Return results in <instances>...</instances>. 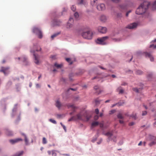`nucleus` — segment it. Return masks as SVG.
Segmentation results:
<instances>
[{
    "instance_id": "nucleus-30",
    "label": "nucleus",
    "mask_w": 156,
    "mask_h": 156,
    "mask_svg": "<svg viewBox=\"0 0 156 156\" xmlns=\"http://www.w3.org/2000/svg\"><path fill=\"white\" fill-rule=\"evenodd\" d=\"M71 9L73 12L75 11L76 9V6L74 5H72L71 7Z\"/></svg>"
},
{
    "instance_id": "nucleus-57",
    "label": "nucleus",
    "mask_w": 156,
    "mask_h": 156,
    "mask_svg": "<svg viewBox=\"0 0 156 156\" xmlns=\"http://www.w3.org/2000/svg\"><path fill=\"white\" fill-rule=\"evenodd\" d=\"M62 127H63V128L64 129L65 131H66V127L64 125H62Z\"/></svg>"
},
{
    "instance_id": "nucleus-44",
    "label": "nucleus",
    "mask_w": 156,
    "mask_h": 156,
    "mask_svg": "<svg viewBox=\"0 0 156 156\" xmlns=\"http://www.w3.org/2000/svg\"><path fill=\"white\" fill-rule=\"evenodd\" d=\"M95 112L97 114H98L99 113V110L98 108H97L95 110Z\"/></svg>"
},
{
    "instance_id": "nucleus-48",
    "label": "nucleus",
    "mask_w": 156,
    "mask_h": 156,
    "mask_svg": "<svg viewBox=\"0 0 156 156\" xmlns=\"http://www.w3.org/2000/svg\"><path fill=\"white\" fill-rule=\"evenodd\" d=\"M134 124V123L133 122H132L129 124V126H132Z\"/></svg>"
},
{
    "instance_id": "nucleus-19",
    "label": "nucleus",
    "mask_w": 156,
    "mask_h": 156,
    "mask_svg": "<svg viewBox=\"0 0 156 156\" xmlns=\"http://www.w3.org/2000/svg\"><path fill=\"white\" fill-rule=\"evenodd\" d=\"M145 54L146 56V57H148L149 58H150V60L151 61H154V58L150 53H146Z\"/></svg>"
},
{
    "instance_id": "nucleus-47",
    "label": "nucleus",
    "mask_w": 156,
    "mask_h": 156,
    "mask_svg": "<svg viewBox=\"0 0 156 156\" xmlns=\"http://www.w3.org/2000/svg\"><path fill=\"white\" fill-rule=\"evenodd\" d=\"M61 80L63 82H65L66 81V79L64 78H62L61 79Z\"/></svg>"
},
{
    "instance_id": "nucleus-15",
    "label": "nucleus",
    "mask_w": 156,
    "mask_h": 156,
    "mask_svg": "<svg viewBox=\"0 0 156 156\" xmlns=\"http://www.w3.org/2000/svg\"><path fill=\"white\" fill-rule=\"evenodd\" d=\"M100 20L103 22H105L107 20V17L105 15H101L100 17Z\"/></svg>"
},
{
    "instance_id": "nucleus-29",
    "label": "nucleus",
    "mask_w": 156,
    "mask_h": 156,
    "mask_svg": "<svg viewBox=\"0 0 156 156\" xmlns=\"http://www.w3.org/2000/svg\"><path fill=\"white\" fill-rule=\"evenodd\" d=\"M67 62H69L70 64H72V62L71 61V59L69 58H67L66 59Z\"/></svg>"
},
{
    "instance_id": "nucleus-8",
    "label": "nucleus",
    "mask_w": 156,
    "mask_h": 156,
    "mask_svg": "<svg viewBox=\"0 0 156 156\" xmlns=\"http://www.w3.org/2000/svg\"><path fill=\"white\" fill-rule=\"evenodd\" d=\"M97 9L100 11L105 10V5L104 4H100L97 6Z\"/></svg>"
},
{
    "instance_id": "nucleus-2",
    "label": "nucleus",
    "mask_w": 156,
    "mask_h": 156,
    "mask_svg": "<svg viewBox=\"0 0 156 156\" xmlns=\"http://www.w3.org/2000/svg\"><path fill=\"white\" fill-rule=\"evenodd\" d=\"M150 3L147 1H145L141 4L136 10V13L137 14H142L144 13L150 5Z\"/></svg>"
},
{
    "instance_id": "nucleus-42",
    "label": "nucleus",
    "mask_w": 156,
    "mask_h": 156,
    "mask_svg": "<svg viewBox=\"0 0 156 156\" xmlns=\"http://www.w3.org/2000/svg\"><path fill=\"white\" fill-rule=\"evenodd\" d=\"M99 118V116L98 115H96L94 116V119L95 120H98Z\"/></svg>"
},
{
    "instance_id": "nucleus-23",
    "label": "nucleus",
    "mask_w": 156,
    "mask_h": 156,
    "mask_svg": "<svg viewBox=\"0 0 156 156\" xmlns=\"http://www.w3.org/2000/svg\"><path fill=\"white\" fill-rule=\"evenodd\" d=\"M61 23L60 21L58 20H55L54 22V26H59Z\"/></svg>"
},
{
    "instance_id": "nucleus-38",
    "label": "nucleus",
    "mask_w": 156,
    "mask_h": 156,
    "mask_svg": "<svg viewBox=\"0 0 156 156\" xmlns=\"http://www.w3.org/2000/svg\"><path fill=\"white\" fill-rule=\"evenodd\" d=\"M52 156H56V154L55 152V151L54 150H52Z\"/></svg>"
},
{
    "instance_id": "nucleus-5",
    "label": "nucleus",
    "mask_w": 156,
    "mask_h": 156,
    "mask_svg": "<svg viewBox=\"0 0 156 156\" xmlns=\"http://www.w3.org/2000/svg\"><path fill=\"white\" fill-rule=\"evenodd\" d=\"M33 32L36 34L38 36L39 38H41L42 37V34L41 31L37 27H34L33 29Z\"/></svg>"
},
{
    "instance_id": "nucleus-7",
    "label": "nucleus",
    "mask_w": 156,
    "mask_h": 156,
    "mask_svg": "<svg viewBox=\"0 0 156 156\" xmlns=\"http://www.w3.org/2000/svg\"><path fill=\"white\" fill-rule=\"evenodd\" d=\"M98 30L99 32L102 34H105L107 31V29L106 27L102 26L99 27Z\"/></svg>"
},
{
    "instance_id": "nucleus-40",
    "label": "nucleus",
    "mask_w": 156,
    "mask_h": 156,
    "mask_svg": "<svg viewBox=\"0 0 156 156\" xmlns=\"http://www.w3.org/2000/svg\"><path fill=\"white\" fill-rule=\"evenodd\" d=\"M116 136H114L112 137V140H113L114 142H116Z\"/></svg>"
},
{
    "instance_id": "nucleus-22",
    "label": "nucleus",
    "mask_w": 156,
    "mask_h": 156,
    "mask_svg": "<svg viewBox=\"0 0 156 156\" xmlns=\"http://www.w3.org/2000/svg\"><path fill=\"white\" fill-rule=\"evenodd\" d=\"M86 2L84 0H78V4H85Z\"/></svg>"
},
{
    "instance_id": "nucleus-61",
    "label": "nucleus",
    "mask_w": 156,
    "mask_h": 156,
    "mask_svg": "<svg viewBox=\"0 0 156 156\" xmlns=\"http://www.w3.org/2000/svg\"><path fill=\"white\" fill-rule=\"evenodd\" d=\"M62 155H63L67 156H69V154H62Z\"/></svg>"
},
{
    "instance_id": "nucleus-55",
    "label": "nucleus",
    "mask_w": 156,
    "mask_h": 156,
    "mask_svg": "<svg viewBox=\"0 0 156 156\" xmlns=\"http://www.w3.org/2000/svg\"><path fill=\"white\" fill-rule=\"evenodd\" d=\"M98 67H100V68H101V69H102L105 70L106 69L105 68H104V67H102V66H98Z\"/></svg>"
},
{
    "instance_id": "nucleus-31",
    "label": "nucleus",
    "mask_w": 156,
    "mask_h": 156,
    "mask_svg": "<svg viewBox=\"0 0 156 156\" xmlns=\"http://www.w3.org/2000/svg\"><path fill=\"white\" fill-rule=\"evenodd\" d=\"M49 121L53 124H56L57 123L56 122L55 120L52 119H50Z\"/></svg>"
},
{
    "instance_id": "nucleus-53",
    "label": "nucleus",
    "mask_w": 156,
    "mask_h": 156,
    "mask_svg": "<svg viewBox=\"0 0 156 156\" xmlns=\"http://www.w3.org/2000/svg\"><path fill=\"white\" fill-rule=\"evenodd\" d=\"M48 153L49 155H51V154H52V151H48Z\"/></svg>"
},
{
    "instance_id": "nucleus-1",
    "label": "nucleus",
    "mask_w": 156,
    "mask_h": 156,
    "mask_svg": "<svg viewBox=\"0 0 156 156\" xmlns=\"http://www.w3.org/2000/svg\"><path fill=\"white\" fill-rule=\"evenodd\" d=\"M75 117L77 120L88 121L91 118V116L87 112L81 111L75 115Z\"/></svg>"
},
{
    "instance_id": "nucleus-59",
    "label": "nucleus",
    "mask_w": 156,
    "mask_h": 156,
    "mask_svg": "<svg viewBox=\"0 0 156 156\" xmlns=\"http://www.w3.org/2000/svg\"><path fill=\"white\" fill-rule=\"evenodd\" d=\"M103 115V113L102 112L101 113L99 116L101 117Z\"/></svg>"
},
{
    "instance_id": "nucleus-6",
    "label": "nucleus",
    "mask_w": 156,
    "mask_h": 156,
    "mask_svg": "<svg viewBox=\"0 0 156 156\" xmlns=\"http://www.w3.org/2000/svg\"><path fill=\"white\" fill-rule=\"evenodd\" d=\"M31 52L33 53V55L34 57V62L37 65H39L40 64V62L39 61V56L38 55H36L34 54L35 51L34 50L30 51Z\"/></svg>"
},
{
    "instance_id": "nucleus-51",
    "label": "nucleus",
    "mask_w": 156,
    "mask_h": 156,
    "mask_svg": "<svg viewBox=\"0 0 156 156\" xmlns=\"http://www.w3.org/2000/svg\"><path fill=\"white\" fill-rule=\"evenodd\" d=\"M61 117V115L57 114V117L58 118H60Z\"/></svg>"
},
{
    "instance_id": "nucleus-9",
    "label": "nucleus",
    "mask_w": 156,
    "mask_h": 156,
    "mask_svg": "<svg viewBox=\"0 0 156 156\" xmlns=\"http://www.w3.org/2000/svg\"><path fill=\"white\" fill-rule=\"evenodd\" d=\"M73 22V19L72 18H70L67 23V28H70L72 27L73 25L72 23Z\"/></svg>"
},
{
    "instance_id": "nucleus-27",
    "label": "nucleus",
    "mask_w": 156,
    "mask_h": 156,
    "mask_svg": "<svg viewBox=\"0 0 156 156\" xmlns=\"http://www.w3.org/2000/svg\"><path fill=\"white\" fill-rule=\"evenodd\" d=\"M54 66L57 68H60L62 66L61 64H58L57 63H55Z\"/></svg>"
},
{
    "instance_id": "nucleus-4",
    "label": "nucleus",
    "mask_w": 156,
    "mask_h": 156,
    "mask_svg": "<svg viewBox=\"0 0 156 156\" xmlns=\"http://www.w3.org/2000/svg\"><path fill=\"white\" fill-rule=\"evenodd\" d=\"M93 34L90 31L83 32L82 34V36L84 38L90 39L92 38Z\"/></svg>"
},
{
    "instance_id": "nucleus-33",
    "label": "nucleus",
    "mask_w": 156,
    "mask_h": 156,
    "mask_svg": "<svg viewBox=\"0 0 156 156\" xmlns=\"http://www.w3.org/2000/svg\"><path fill=\"white\" fill-rule=\"evenodd\" d=\"M120 7L121 9H126L127 6L124 5H120Z\"/></svg>"
},
{
    "instance_id": "nucleus-37",
    "label": "nucleus",
    "mask_w": 156,
    "mask_h": 156,
    "mask_svg": "<svg viewBox=\"0 0 156 156\" xmlns=\"http://www.w3.org/2000/svg\"><path fill=\"white\" fill-rule=\"evenodd\" d=\"M136 73L137 74L140 75L142 74V72L141 70H138L136 71Z\"/></svg>"
},
{
    "instance_id": "nucleus-39",
    "label": "nucleus",
    "mask_w": 156,
    "mask_h": 156,
    "mask_svg": "<svg viewBox=\"0 0 156 156\" xmlns=\"http://www.w3.org/2000/svg\"><path fill=\"white\" fill-rule=\"evenodd\" d=\"M150 48H154L156 49V44L155 45L151 44L150 46Z\"/></svg>"
},
{
    "instance_id": "nucleus-28",
    "label": "nucleus",
    "mask_w": 156,
    "mask_h": 156,
    "mask_svg": "<svg viewBox=\"0 0 156 156\" xmlns=\"http://www.w3.org/2000/svg\"><path fill=\"white\" fill-rule=\"evenodd\" d=\"M152 9L153 10L156 9V1L153 4Z\"/></svg>"
},
{
    "instance_id": "nucleus-58",
    "label": "nucleus",
    "mask_w": 156,
    "mask_h": 156,
    "mask_svg": "<svg viewBox=\"0 0 156 156\" xmlns=\"http://www.w3.org/2000/svg\"><path fill=\"white\" fill-rule=\"evenodd\" d=\"M142 144V141H140V143L138 144V146H140Z\"/></svg>"
},
{
    "instance_id": "nucleus-62",
    "label": "nucleus",
    "mask_w": 156,
    "mask_h": 156,
    "mask_svg": "<svg viewBox=\"0 0 156 156\" xmlns=\"http://www.w3.org/2000/svg\"><path fill=\"white\" fill-rule=\"evenodd\" d=\"M112 76L113 77V78H115L116 77V76L115 75H112Z\"/></svg>"
},
{
    "instance_id": "nucleus-41",
    "label": "nucleus",
    "mask_w": 156,
    "mask_h": 156,
    "mask_svg": "<svg viewBox=\"0 0 156 156\" xmlns=\"http://www.w3.org/2000/svg\"><path fill=\"white\" fill-rule=\"evenodd\" d=\"M116 112V110H112L109 112V114H112L115 112Z\"/></svg>"
},
{
    "instance_id": "nucleus-43",
    "label": "nucleus",
    "mask_w": 156,
    "mask_h": 156,
    "mask_svg": "<svg viewBox=\"0 0 156 156\" xmlns=\"http://www.w3.org/2000/svg\"><path fill=\"white\" fill-rule=\"evenodd\" d=\"M41 49V48L39 46H37V49H36V51H40Z\"/></svg>"
},
{
    "instance_id": "nucleus-60",
    "label": "nucleus",
    "mask_w": 156,
    "mask_h": 156,
    "mask_svg": "<svg viewBox=\"0 0 156 156\" xmlns=\"http://www.w3.org/2000/svg\"><path fill=\"white\" fill-rule=\"evenodd\" d=\"M96 140V139H93L92 140V142H94Z\"/></svg>"
},
{
    "instance_id": "nucleus-11",
    "label": "nucleus",
    "mask_w": 156,
    "mask_h": 156,
    "mask_svg": "<svg viewBox=\"0 0 156 156\" xmlns=\"http://www.w3.org/2000/svg\"><path fill=\"white\" fill-rule=\"evenodd\" d=\"M67 106L68 108H72L73 112H76V109L77 108V107L73 105H71L70 104H68L67 105Z\"/></svg>"
},
{
    "instance_id": "nucleus-26",
    "label": "nucleus",
    "mask_w": 156,
    "mask_h": 156,
    "mask_svg": "<svg viewBox=\"0 0 156 156\" xmlns=\"http://www.w3.org/2000/svg\"><path fill=\"white\" fill-rule=\"evenodd\" d=\"M117 118L119 119H123L124 118L123 116L122 115L121 113L117 115Z\"/></svg>"
},
{
    "instance_id": "nucleus-35",
    "label": "nucleus",
    "mask_w": 156,
    "mask_h": 156,
    "mask_svg": "<svg viewBox=\"0 0 156 156\" xmlns=\"http://www.w3.org/2000/svg\"><path fill=\"white\" fill-rule=\"evenodd\" d=\"M99 125L100 126V127L101 128H103V127H104V123H103V122H101L99 123Z\"/></svg>"
},
{
    "instance_id": "nucleus-20",
    "label": "nucleus",
    "mask_w": 156,
    "mask_h": 156,
    "mask_svg": "<svg viewBox=\"0 0 156 156\" xmlns=\"http://www.w3.org/2000/svg\"><path fill=\"white\" fill-rule=\"evenodd\" d=\"M5 133L8 136H11L13 134L12 132L8 129H6Z\"/></svg>"
},
{
    "instance_id": "nucleus-52",
    "label": "nucleus",
    "mask_w": 156,
    "mask_h": 156,
    "mask_svg": "<svg viewBox=\"0 0 156 156\" xmlns=\"http://www.w3.org/2000/svg\"><path fill=\"white\" fill-rule=\"evenodd\" d=\"M95 101L96 104H98V103H99V101L97 99H95Z\"/></svg>"
},
{
    "instance_id": "nucleus-21",
    "label": "nucleus",
    "mask_w": 156,
    "mask_h": 156,
    "mask_svg": "<svg viewBox=\"0 0 156 156\" xmlns=\"http://www.w3.org/2000/svg\"><path fill=\"white\" fill-rule=\"evenodd\" d=\"M9 68L8 67L5 68L4 67H2L1 69L0 70V72H3L5 74V71L8 69Z\"/></svg>"
},
{
    "instance_id": "nucleus-3",
    "label": "nucleus",
    "mask_w": 156,
    "mask_h": 156,
    "mask_svg": "<svg viewBox=\"0 0 156 156\" xmlns=\"http://www.w3.org/2000/svg\"><path fill=\"white\" fill-rule=\"evenodd\" d=\"M109 38V37L106 36L98 38L96 41L97 43L101 45H105L106 44L105 41Z\"/></svg>"
},
{
    "instance_id": "nucleus-18",
    "label": "nucleus",
    "mask_w": 156,
    "mask_h": 156,
    "mask_svg": "<svg viewBox=\"0 0 156 156\" xmlns=\"http://www.w3.org/2000/svg\"><path fill=\"white\" fill-rule=\"evenodd\" d=\"M117 92H119V94H122L124 93V90L121 87H119L116 90Z\"/></svg>"
},
{
    "instance_id": "nucleus-36",
    "label": "nucleus",
    "mask_w": 156,
    "mask_h": 156,
    "mask_svg": "<svg viewBox=\"0 0 156 156\" xmlns=\"http://www.w3.org/2000/svg\"><path fill=\"white\" fill-rule=\"evenodd\" d=\"M22 135H23L25 137V140L26 143H27L28 142V140L27 138V136L25 134H23Z\"/></svg>"
},
{
    "instance_id": "nucleus-34",
    "label": "nucleus",
    "mask_w": 156,
    "mask_h": 156,
    "mask_svg": "<svg viewBox=\"0 0 156 156\" xmlns=\"http://www.w3.org/2000/svg\"><path fill=\"white\" fill-rule=\"evenodd\" d=\"M47 143L46 139L45 137H43L42 140V143L44 144H45Z\"/></svg>"
},
{
    "instance_id": "nucleus-12",
    "label": "nucleus",
    "mask_w": 156,
    "mask_h": 156,
    "mask_svg": "<svg viewBox=\"0 0 156 156\" xmlns=\"http://www.w3.org/2000/svg\"><path fill=\"white\" fill-rule=\"evenodd\" d=\"M137 24L135 23H133L128 25L127 28L129 29H133L136 28Z\"/></svg>"
},
{
    "instance_id": "nucleus-54",
    "label": "nucleus",
    "mask_w": 156,
    "mask_h": 156,
    "mask_svg": "<svg viewBox=\"0 0 156 156\" xmlns=\"http://www.w3.org/2000/svg\"><path fill=\"white\" fill-rule=\"evenodd\" d=\"M119 122L121 124H123L124 122L123 121L120 120H119Z\"/></svg>"
},
{
    "instance_id": "nucleus-46",
    "label": "nucleus",
    "mask_w": 156,
    "mask_h": 156,
    "mask_svg": "<svg viewBox=\"0 0 156 156\" xmlns=\"http://www.w3.org/2000/svg\"><path fill=\"white\" fill-rule=\"evenodd\" d=\"M133 90L134 91H135L136 92L138 93L139 92V90L137 88H133Z\"/></svg>"
},
{
    "instance_id": "nucleus-56",
    "label": "nucleus",
    "mask_w": 156,
    "mask_h": 156,
    "mask_svg": "<svg viewBox=\"0 0 156 156\" xmlns=\"http://www.w3.org/2000/svg\"><path fill=\"white\" fill-rule=\"evenodd\" d=\"M99 88V87L98 86H95L94 87V89L95 90H97Z\"/></svg>"
},
{
    "instance_id": "nucleus-49",
    "label": "nucleus",
    "mask_w": 156,
    "mask_h": 156,
    "mask_svg": "<svg viewBox=\"0 0 156 156\" xmlns=\"http://www.w3.org/2000/svg\"><path fill=\"white\" fill-rule=\"evenodd\" d=\"M23 62L26 61L27 60V58L25 57H23Z\"/></svg>"
},
{
    "instance_id": "nucleus-13",
    "label": "nucleus",
    "mask_w": 156,
    "mask_h": 156,
    "mask_svg": "<svg viewBox=\"0 0 156 156\" xmlns=\"http://www.w3.org/2000/svg\"><path fill=\"white\" fill-rule=\"evenodd\" d=\"M151 138L153 141L149 144V145L151 146L156 144V137L153 136Z\"/></svg>"
},
{
    "instance_id": "nucleus-14",
    "label": "nucleus",
    "mask_w": 156,
    "mask_h": 156,
    "mask_svg": "<svg viewBox=\"0 0 156 156\" xmlns=\"http://www.w3.org/2000/svg\"><path fill=\"white\" fill-rule=\"evenodd\" d=\"M105 135L106 136H109L108 137V142H109L110 140V137L112 136L113 135V132H108L106 133H105Z\"/></svg>"
},
{
    "instance_id": "nucleus-32",
    "label": "nucleus",
    "mask_w": 156,
    "mask_h": 156,
    "mask_svg": "<svg viewBox=\"0 0 156 156\" xmlns=\"http://www.w3.org/2000/svg\"><path fill=\"white\" fill-rule=\"evenodd\" d=\"M74 16L75 18L77 19L79 16V15L78 12H76L74 14Z\"/></svg>"
},
{
    "instance_id": "nucleus-17",
    "label": "nucleus",
    "mask_w": 156,
    "mask_h": 156,
    "mask_svg": "<svg viewBox=\"0 0 156 156\" xmlns=\"http://www.w3.org/2000/svg\"><path fill=\"white\" fill-rule=\"evenodd\" d=\"M99 124V122H98L94 121L92 122L91 124V128H93L95 127L98 126Z\"/></svg>"
},
{
    "instance_id": "nucleus-25",
    "label": "nucleus",
    "mask_w": 156,
    "mask_h": 156,
    "mask_svg": "<svg viewBox=\"0 0 156 156\" xmlns=\"http://www.w3.org/2000/svg\"><path fill=\"white\" fill-rule=\"evenodd\" d=\"M75 116H73L70 118L68 120L69 122L73 120H76Z\"/></svg>"
},
{
    "instance_id": "nucleus-16",
    "label": "nucleus",
    "mask_w": 156,
    "mask_h": 156,
    "mask_svg": "<svg viewBox=\"0 0 156 156\" xmlns=\"http://www.w3.org/2000/svg\"><path fill=\"white\" fill-rule=\"evenodd\" d=\"M55 105L56 107H57L59 109L62 106V105L58 100H57L56 101Z\"/></svg>"
},
{
    "instance_id": "nucleus-10",
    "label": "nucleus",
    "mask_w": 156,
    "mask_h": 156,
    "mask_svg": "<svg viewBox=\"0 0 156 156\" xmlns=\"http://www.w3.org/2000/svg\"><path fill=\"white\" fill-rule=\"evenodd\" d=\"M22 141V139L20 138H18L14 140H9L10 142L12 144Z\"/></svg>"
},
{
    "instance_id": "nucleus-50",
    "label": "nucleus",
    "mask_w": 156,
    "mask_h": 156,
    "mask_svg": "<svg viewBox=\"0 0 156 156\" xmlns=\"http://www.w3.org/2000/svg\"><path fill=\"white\" fill-rule=\"evenodd\" d=\"M51 58L53 59H55L56 58V55L51 56Z\"/></svg>"
},
{
    "instance_id": "nucleus-45",
    "label": "nucleus",
    "mask_w": 156,
    "mask_h": 156,
    "mask_svg": "<svg viewBox=\"0 0 156 156\" xmlns=\"http://www.w3.org/2000/svg\"><path fill=\"white\" fill-rule=\"evenodd\" d=\"M147 114V112L146 111H143L142 113V115H145Z\"/></svg>"
},
{
    "instance_id": "nucleus-24",
    "label": "nucleus",
    "mask_w": 156,
    "mask_h": 156,
    "mask_svg": "<svg viewBox=\"0 0 156 156\" xmlns=\"http://www.w3.org/2000/svg\"><path fill=\"white\" fill-rule=\"evenodd\" d=\"M60 34V32H58V33H55V34H53V35H52L51 36V38H52V39H54V37H56V36H57L59 35Z\"/></svg>"
},
{
    "instance_id": "nucleus-63",
    "label": "nucleus",
    "mask_w": 156,
    "mask_h": 156,
    "mask_svg": "<svg viewBox=\"0 0 156 156\" xmlns=\"http://www.w3.org/2000/svg\"><path fill=\"white\" fill-rule=\"evenodd\" d=\"M69 89L72 90H73V91L76 90V89H73V88H71Z\"/></svg>"
},
{
    "instance_id": "nucleus-64",
    "label": "nucleus",
    "mask_w": 156,
    "mask_h": 156,
    "mask_svg": "<svg viewBox=\"0 0 156 156\" xmlns=\"http://www.w3.org/2000/svg\"><path fill=\"white\" fill-rule=\"evenodd\" d=\"M73 113L74 112H70L69 114L70 115H72L73 114Z\"/></svg>"
}]
</instances>
